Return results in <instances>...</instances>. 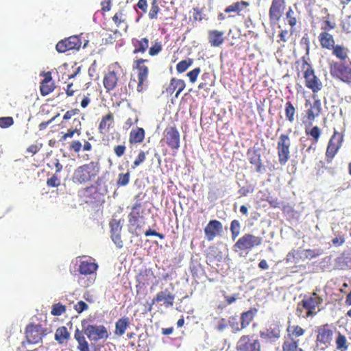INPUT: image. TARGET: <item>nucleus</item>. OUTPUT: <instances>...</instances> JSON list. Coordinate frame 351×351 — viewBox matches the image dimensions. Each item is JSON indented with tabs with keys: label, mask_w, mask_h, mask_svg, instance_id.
<instances>
[{
	"label": "nucleus",
	"mask_w": 351,
	"mask_h": 351,
	"mask_svg": "<svg viewBox=\"0 0 351 351\" xmlns=\"http://www.w3.org/2000/svg\"><path fill=\"white\" fill-rule=\"evenodd\" d=\"M82 327L90 341L97 342L101 339H107L109 337L106 328L103 325L89 324L86 319H84L82 321Z\"/></svg>",
	"instance_id": "1"
},
{
	"label": "nucleus",
	"mask_w": 351,
	"mask_h": 351,
	"mask_svg": "<svg viewBox=\"0 0 351 351\" xmlns=\"http://www.w3.org/2000/svg\"><path fill=\"white\" fill-rule=\"evenodd\" d=\"M99 167L97 162H90L78 167L74 173V179L76 182L82 184L88 182L99 173Z\"/></svg>",
	"instance_id": "2"
},
{
	"label": "nucleus",
	"mask_w": 351,
	"mask_h": 351,
	"mask_svg": "<svg viewBox=\"0 0 351 351\" xmlns=\"http://www.w3.org/2000/svg\"><path fill=\"white\" fill-rule=\"evenodd\" d=\"M262 243V237H256L251 234H245L238 239L234 245L233 248L235 252L237 251V249L250 251L253 247L261 245Z\"/></svg>",
	"instance_id": "3"
},
{
	"label": "nucleus",
	"mask_w": 351,
	"mask_h": 351,
	"mask_svg": "<svg viewBox=\"0 0 351 351\" xmlns=\"http://www.w3.org/2000/svg\"><path fill=\"white\" fill-rule=\"evenodd\" d=\"M290 138L287 134H281L277 143L278 160L280 165H284L290 158L289 147Z\"/></svg>",
	"instance_id": "4"
},
{
	"label": "nucleus",
	"mask_w": 351,
	"mask_h": 351,
	"mask_svg": "<svg viewBox=\"0 0 351 351\" xmlns=\"http://www.w3.org/2000/svg\"><path fill=\"white\" fill-rule=\"evenodd\" d=\"M81 45L80 39L77 36H71L59 41L56 46V50L60 53H64L71 49H79Z\"/></svg>",
	"instance_id": "5"
},
{
	"label": "nucleus",
	"mask_w": 351,
	"mask_h": 351,
	"mask_svg": "<svg viewBox=\"0 0 351 351\" xmlns=\"http://www.w3.org/2000/svg\"><path fill=\"white\" fill-rule=\"evenodd\" d=\"M322 302V299L319 297L315 293H313L311 296L302 300V305L304 309L306 310V317H312L316 312L315 308Z\"/></svg>",
	"instance_id": "6"
},
{
	"label": "nucleus",
	"mask_w": 351,
	"mask_h": 351,
	"mask_svg": "<svg viewBox=\"0 0 351 351\" xmlns=\"http://www.w3.org/2000/svg\"><path fill=\"white\" fill-rule=\"evenodd\" d=\"M342 141V135L335 131L330 138L328 145L326 153L327 157H330L331 158H334L341 145Z\"/></svg>",
	"instance_id": "7"
},
{
	"label": "nucleus",
	"mask_w": 351,
	"mask_h": 351,
	"mask_svg": "<svg viewBox=\"0 0 351 351\" xmlns=\"http://www.w3.org/2000/svg\"><path fill=\"white\" fill-rule=\"evenodd\" d=\"M25 333L27 340L29 343H38L42 340V328L38 325H28Z\"/></svg>",
	"instance_id": "8"
},
{
	"label": "nucleus",
	"mask_w": 351,
	"mask_h": 351,
	"mask_svg": "<svg viewBox=\"0 0 351 351\" xmlns=\"http://www.w3.org/2000/svg\"><path fill=\"white\" fill-rule=\"evenodd\" d=\"M165 140L166 143L172 149H178L180 147V134L174 128H167L165 130Z\"/></svg>",
	"instance_id": "9"
},
{
	"label": "nucleus",
	"mask_w": 351,
	"mask_h": 351,
	"mask_svg": "<svg viewBox=\"0 0 351 351\" xmlns=\"http://www.w3.org/2000/svg\"><path fill=\"white\" fill-rule=\"evenodd\" d=\"M304 78L306 80V86L315 93L322 88V83L315 75L314 71L311 69H307L304 72Z\"/></svg>",
	"instance_id": "10"
},
{
	"label": "nucleus",
	"mask_w": 351,
	"mask_h": 351,
	"mask_svg": "<svg viewBox=\"0 0 351 351\" xmlns=\"http://www.w3.org/2000/svg\"><path fill=\"white\" fill-rule=\"evenodd\" d=\"M238 349L241 351H259L260 343L256 339H250L248 337H242L238 342Z\"/></svg>",
	"instance_id": "11"
},
{
	"label": "nucleus",
	"mask_w": 351,
	"mask_h": 351,
	"mask_svg": "<svg viewBox=\"0 0 351 351\" xmlns=\"http://www.w3.org/2000/svg\"><path fill=\"white\" fill-rule=\"evenodd\" d=\"M222 230L221 223L217 220H211L204 229L206 237L208 241H212L217 233Z\"/></svg>",
	"instance_id": "12"
},
{
	"label": "nucleus",
	"mask_w": 351,
	"mask_h": 351,
	"mask_svg": "<svg viewBox=\"0 0 351 351\" xmlns=\"http://www.w3.org/2000/svg\"><path fill=\"white\" fill-rule=\"evenodd\" d=\"M284 3V0H273L269 10V17L271 21L276 22L280 19Z\"/></svg>",
	"instance_id": "13"
},
{
	"label": "nucleus",
	"mask_w": 351,
	"mask_h": 351,
	"mask_svg": "<svg viewBox=\"0 0 351 351\" xmlns=\"http://www.w3.org/2000/svg\"><path fill=\"white\" fill-rule=\"evenodd\" d=\"M174 295L169 291L165 290L157 293L156 297L153 300L152 304L157 302H164L166 306H171L173 304Z\"/></svg>",
	"instance_id": "14"
},
{
	"label": "nucleus",
	"mask_w": 351,
	"mask_h": 351,
	"mask_svg": "<svg viewBox=\"0 0 351 351\" xmlns=\"http://www.w3.org/2000/svg\"><path fill=\"white\" fill-rule=\"evenodd\" d=\"M332 339V331L328 328H320L317 336V341L319 343L328 346Z\"/></svg>",
	"instance_id": "15"
},
{
	"label": "nucleus",
	"mask_w": 351,
	"mask_h": 351,
	"mask_svg": "<svg viewBox=\"0 0 351 351\" xmlns=\"http://www.w3.org/2000/svg\"><path fill=\"white\" fill-rule=\"evenodd\" d=\"M248 5V2L241 1L240 2L234 3L232 5L228 6L224 11L226 13H230L232 12H237L239 15H241L242 14V12L245 11Z\"/></svg>",
	"instance_id": "16"
},
{
	"label": "nucleus",
	"mask_w": 351,
	"mask_h": 351,
	"mask_svg": "<svg viewBox=\"0 0 351 351\" xmlns=\"http://www.w3.org/2000/svg\"><path fill=\"white\" fill-rule=\"evenodd\" d=\"M185 87V83L182 80H176L172 79L169 87L167 88V91L169 93H173V92L178 89L175 97H178L180 93L184 90Z\"/></svg>",
	"instance_id": "17"
},
{
	"label": "nucleus",
	"mask_w": 351,
	"mask_h": 351,
	"mask_svg": "<svg viewBox=\"0 0 351 351\" xmlns=\"http://www.w3.org/2000/svg\"><path fill=\"white\" fill-rule=\"evenodd\" d=\"M224 32L217 30H212L209 32L208 39L210 44L214 47H219L223 43Z\"/></svg>",
	"instance_id": "18"
},
{
	"label": "nucleus",
	"mask_w": 351,
	"mask_h": 351,
	"mask_svg": "<svg viewBox=\"0 0 351 351\" xmlns=\"http://www.w3.org/2000/svg\"><path fill=\"white\" fill-rule=\"evenodd\" d=\"M118 77L114 71H110L104 79V85L108 91L113 90L117 85Z\"/></svg>",
	"instance_id": "19"
},
{
	"label": "nucleus",
	"mask_w": 351,
	"mask_h": 351,
	"mask_svg": "<svg viewBox=\"0 0 351 351\" xmlns=\"http://www.w3.org/2000/svg\"><path fill=\"white\" fill-rule=\"evenodd\" d=\"M97 269V265L94 263L82 261L80 265L79 271L81 274H93Z\"/></svg>",
	"instance_id": "20"
},
{
	"label": "nucleus",
	"mask_w": 351,
	"mask_h": 351,
	"mask_svg": "<svg viewBox=\"0 0 351 351\" xmlns=\"http://www.w3.org/2000/svg\"><path fill=\"white\" fill-rule=\"evenodd\" d=\"M113 123V115L112 113H108L107 115L103 117L99 125V130L101 133H106L108 131L109 128Z\"/></svg>",
	"instance_id": "21"
},
{
	"label": "nucleus",
	"mask_w": 351,
	"mask_h": 351,
	"mask_svg": "<svg viewBox=\"0 0 351 351\" xmlns=\"http://www.w3.org/2000/svg\"><path fill=\"white\" fill-rule=\"evenodd\" d=\"M319 40L321 45L324 48L330 49L331 47H334L335 40L331 34L327 32L322 33L319 35Z\"/></svg>",
	"instance_id": "22"
},
{
	"label": "nucleus",
	"mask_w": 351,
	"mask_h": 351,
	"mask_svg": "<svg viewBox=\"0 0 351 351\" xmlns=\"http://www.w3.org/2000/svg\"><path fill=\"white\" fill-rule=\"evenodd\" d=\"M256 310H250L243 313L241 317V328H246L253 319Z\"/></svg>",
	"instance_id": "23"
},
{
	"label": "nucleus",
	"mask_w": 351,
	"mask_h": 351,
	"mask_svg": "<svg viewBox=\"0 0 351 351\" xmlns=\"http://www.w3.org/2000/svg\"><path fill=\"white\" fill-rule=\"evenodd\" d=\"M51 80V76L46 77L40 87V93L42 95H47L53 91V87L52 84H49V82Z\"/></svg>",
	"instance_id": "24"
},
{
	"label": "nucleus",
	"mask_w": 351,
	"mask_h": 351,
	"mask_svg": "<svg viewBox=\"0 0 351 351\" xmlns=\"http://www.w3.org/2000/svg\"><path fill=\"white\" fill-rule=\"evenodd\" d=\"M335 343L337 349L340 351H346L348 349L349 343L346 337L341 333H338Z\"/></svg>",
	"instance_id": "25"
},
{
	"label": "nucleus",
	"mask_w": 351,
	"mask_h": 351,
	"mask_svg": "<svg viewBox=\"0 0 351 351\" xmlns=\"http://www.w3.org/2000/svg\"><path fill=\"white\" fill-rule=\"evenodd\" d=\"M145 137V131L143 128H138L136 130H132L130 133V141L134 143H141L143 141Z\"/></svg>",
	"instance_id": "26"
},
{
	"label": "nucleus",
	"mask_w": 351,
	"mask_h": 351,
	"mask_svg": "<svg viewBox=\"0 0 351 351\" xmlns=\"http://www.w3.org/2000/svg\"><path fill=\"white\" fill-rule=\"evenodd\" d=\"M69 335L67 328L64 326H62L56 330L55 339L60 343H62L64 340L69 339Z\"/></svg>",
	"instance_id": "27"
},
{
	"label": "nucleus",
	"mask_w": 351,
	"mask_h": 351,
	"mask_svg": "<svg viewBox=\"0 0 351 351\" xmlns=\"http://www.w3.org/2000/svg\"><path fill=\"white\" fill-rule=\"evenodd\" d=\"M128 326V318L119 319L115 325V333L119 335H123Z\"/></svg>",
	"instance_id": "28"
},
{
	"label": "nucleus",
	"mask_w": 351,
	"mask_h": 351,
	"mask_svg": "<svg viewBox=\"0 0 351 351\" xmlns=\"http://www.w3.org/2000/svg\"><path fill=\"white\" fill-rule=\"evenodd\" d=\"M294 114H295V108L292 105V104L289 101L286 103L285 107V115L287 119L292 122L294 120Z\"/></svg>",
	"instance_id": "29"
},
{
	"label": "nucleus",
	"mask_w": 351,
	"mask_h": 351,
	"mask_svg": "<svg viewBox=\"0 0 351 351\" xmlns=\"http://www.w3.org/2000/svg\"><path fill=\"white\" fill-rule=\"evenodd\" d=\"M193 63V60L191 59L184 60L180 61L176 66V69L178 72L183 73Z\"/></svg>",
	"instance_id": "30"
},
{
	"label": "nucleus",
	"mask_w": 351,
	"mask_h": 351,
	"mask_svg": "<svg viewBox=\"0 0 351 351\" xmlns=\"http://www.w3.org/2000/svg\"><path fill=\"white\" fill-rule=\"evenodd\" d=\"M280 330L278 326H275L274 328L270 327L265 334L270 339H278L280 337Z\"/></svg>",
	"instance_id": "31"
},
{
	"label": "nucleus",
	"mask_w": 351,
	"mask_h": 351,
	"mask_svg": "<svg viewBox=\"0 0 351 351\" xmlns=\"http://www.w3.org/2000/svg\"><path fill=\"white\" fill-rule=\"evenodd\" d=\"M75 339L78 343L77 348L80 351H90L89 345L87 341L86 340L84 336L80 337Z\"/></svg>",
	"instance_id": "32"
},
{
	"label": "nucleus",
	"mask_w": 351,
	"mask_h": 351,
	"mask_svg": "<svg viewBox=\"0 0 351 351\" xmlns=\"http://www.w3.org/2000/svg\"><path fill=\"white\" fill-rule=\"evenodd\" d=\"M333 53L340 60H343L347 58V53L344 48L337 45L333 47Z\"/></svg>",
	"instance_id": "33"
},
{
	"label": "nucleus",
	"mask_w": 351,
	"mask_h": 351,
	"mask_svg": "<svg viewBox=\"0 0 351 351\" xmlns=\"http://www.w3.org/2000/svg\"><path fill=\"white\" fill-rule=\"evenodd\" d=\"M138 48H136L134 52V53L145 52L146 51V49L148 48V43H149L148 39H147L146 38H144L141 39V40L138 41Z\"/></svg>",
	"instance_id": "34"
},
{
	"label": "nucleus",
	"mask_w": 351,
	"mask_h": 351,
	"mask_svg": "<svg viewBox=\"0 0 351 351\" xmlns=\"http://www.w3.org/2000/svg\"><path fill=\"white\" fill-rule=\"evenodd\" d=\"M65 310V306L61 304L60 303H58L53 305L51 313L53 315L59 316L64 313Z\"/></svg>",
	"instance_id": "35"
},
{
	"label": "nucleus",
	"mask_w": 351,
	"mask_h": 351,
	"mask_svg": "<svg viewBox=\"0 0 351 351\" xmlns=\"http://www.w3.org/2000/svg\"><path fill=\"white\" fill-rule=\"evenodd\" d=\"M159 12V7L156 0H154L152 3L151 9L149 12V16L151 19H156L157 14Z\"/></svg>",
	"instance_id": "36"
},
{
	"label": "nucleus",
	"mask_w": 351,
	"mask_h": 351,
	"mask_svg": "<svg viewBox=\"0 0 351 351\" xmlns=\"http://www.w3.org/2000/svg\"><path fill=\"white\" fill-rule=\"evenodd\" d=\"M250 162L256 165V171L260 172L261 171L262 162L260 154H254V155L250 158Z\"/></svg>",
	"instance_id": "37"
},
{
	"label": "nucleus",
	"mask_w": 351,
	"mask_h": 351,
	"mask_svg": "<svg viewBox=\"0 0 351 351\" xmlns=\"http://www.w3.org/2000/svg\"><path fill=\"white\" fill-rule=\"evenodd\" d=\"M286 15L289 25L293 27L297 23L295 12L291 8H289Z\"/></svg>",
	"instance_id": "38"
},
{
	"label": "nucleus",
	"mask_w": 351,
	"mask_h": 351,
	"mask_svg": "<svg viewBox=\"0 0 351 351\" xmlns=\"http://www.w3.org/2000/svg\"><path fill=\"white\" fill-rule=\"evenodd\" d=\"M130 180V173H126L125 174L120 173L119 175V179L117 184L120 186H125L128 184Z\"/></svg>",
	"instance_id": "39"
},
{
	"label": "nucleus",
	"mask_w": 351,
	"mask_h": 351,
	"mask_svg": "<svg viewBox=\"0 0 351 351\" xmlns=\"http://www.w3.org/2000/svg\"><path fill=\"white\" fill-rule=\"evenodd\" d=\"M13 119L11 117L0 118V127L3 128H8L13 124Z\"/></svg>",
	"instance_id": "40"
},
{
	"label": "nucleus",
	"mask_w": 351,
	"mask_h": 351,
	"mask_svg": "<svg viewBox=\"0 0 351 351\" xmlns=\"http://www.w3.org/2000/svg\"><path fill=\"white\" fill-rule=\"evenodd\" d=\"M139 73L138 75V79L141 80H146L148 75V68L145 66H139Z\"/></svg>",
	"instance_id": "41"
},
{
	"label": "nucleus",
	"mask_w": 351,
	"mask_h": 351,
	"mask_svg": "<svg viewBox=\"0 0 351 351\" xmlns=\"http://www.w3.org/2000/svg\"><path fill=\"white\" fill-rule=\"evenodd\" d=\"M200 72L199 68H195L187 73V76L189 77L191 82L194 83Z\"/></svg>",
	"instance_id": "42"
},
{
	"label": "nucleus",
	"mask_w": 351,
	"mask_h": 351,
	"mask_svg": "<svg viewBox=\"0 0 351 351\" xmlns=\"http://www.w3.org/2000/svg\"><path fill=\"white\" fill-rule=\"evenodd\" d=\"M283 350L287 351H298V343L296 341L285 343Z\"/></svg>",
	"instance_id": "43"
},
{
	"label": "nucleus",
	"mask_w": 351,
	"mask_h": 351,
	"mask_svg": "<svg viewBox=\"0 0 351 351\" xmlns=\"http://www.w3.org/2000/svg\"><path fill=\"white\" fill-rule=\"evenodd\" d=\"M111 238L113 242L119 247H122L123 241L121 239L120 233H112L111 234Z\"/></svg>",
	"instance_id": "44"
},
{
	"label": "nucleus",
	"mask_w": 351,
	"mask_h": 351,
	"mask_svg": "<svg viewBox=\"0 0 351 351\" xmlns=\"http://www.w3.org/2000/svg\"><path fill=\"white\" fill-rule=\"evenodd\" d=\"M88 304L84 302V301H80L77 302V304L75 306V309L76 311L79 313L83 312L84 311L86 310L88 308Z\"/></svg>",
	"instance_id": "45"
},
{
	"label": "nucleus",
	"mask_w": 351,
	"mask_h": 351,
	"mask_svg": "<svg viewBox=\"0 0 351 351\" xmlns=\"http://www.w3.org/2000/svg\"><path fill=\"white\" fill-rule=\"evenodd\" d=\"M161 45L159 43H156L154 46L150 47L149 53L151 56H156L161 51Z\"/></svg>",
	"instance_id": "46"
},
{
	"label": "nucleus",
	"mask_w": 351,
	"mask_h": 351,
	"mask_svg": "<svg viewBox=\"0 0 351 351\" xmlns=\"http://www.w3.org/2000/svg\"><path fill=\"white\" fill-rule=\"evenodd\" d=\"M145 160V153L143 152H141L138 154L136 159L134 162V167H133V168H135L136 167L138 166Z\"/></svg>",
	"instance_id": "47"
},
{
	"label": "nucleus",
	"mask_w": 351,
	"mask_h": 351,
	"mask_svg": "<svg viewBox=\"0 0 351 351\" xmlns=\"http://www.w3.org/2000/svg\"><path fill=\"white\" fill-rule=\"evenodd\" d=\"M311 109L316 112V115H319L322 110L321 102L319 99L315 100L311 105Z\"/></svg>",
	"instance_id": "48"
},
{
	"label": "nucleus",
	"mask_w": 351,
	"mask_h": 351,
	"mask_svg": "<svg viewBox=\"0 0 351 351\" xmlns=\"http://www.w3.org/2000/svg\"><path fill=\"white\" fill-rule=\"evenodd\" d=\"M110 228H111V234L121 232V226H120L119 223L117 221L111 222Z\"/></svg>",
	"instance_id": "49"
},
{
	"label": "nucleus",
	"mask_w": 351,
	"mask_h": 351,
	"mask_svg": "<svg viewBox=\"0 0 351 351\" xmlns=\"http://www.w3.org/2000/svg\"><path fill=\"white\" fill-rule=\"evenodd\" d=\"M309 134L313 136L315 141H317L320 136V130L317 126H314L310 131Z\"/></svg>",
	"instance_id": "50"
},
{
	"label": "nucleus",
	"mask_w": 351,
	"mask_h": 351,
	"mask_svg": "<svg viewBox=\"0 0 351 351\" xmlns=\"http://www.w3.org/2000/svg\"><path fill=\"white\" fill-rule=\"evenodd\" d=\"M47 183L48 186H49L56 187L60 184V180L54 175L51 178L47 180Z\"/></svg>",
	"instance_id": "51"
},
{
	"label": "nucleus",
	"mask_w": 351,
	"mask_h": 351,
	"mask_svg": "<svg viewBox=\"0 0 351 351\" xmlns=\"http://www.w3.org/2000/svg\"><path fill=\"white\" fill-rule=\"evenodd\" d=\"M95 280V278L93 277H90L88 279H85V278H82L80 279V283L84 286V287H89L91 285Z\"/></svg>",
	"instance_id": "52"
},
{
	"label": "nucleus",
	"mask_w": 351,
	"mask_h": 351,
	"mask_svg": "<svg viewBox=\"0 0 351 351\" xmlns=\"http://www.w3.org/2000/svg\"><path fill=\"white\" fill-rule=\"evenodd\" d=\"M114 152L118 157H121L124 154L125 147L120 145L114 147Z\"/></svg>",
	"instance_id": "53"
},
{
	"label": "nucleus",
	"mask_w": 351,
	"mask_h": 351,
	"mask_svg": "<svg viewBox=\"0 0 351 351\" xmlns=\"http://www.w3.org/2000/svg\"><path fill=\"white\" fill-rule=\"evenodd\" d=\"M345 241V239L343 236H338L335 238L332 239V243L336 246H340Z\"/></svg>",
	"instance_id": "54"
},
{
	"label": "nucleus",
	"mask_w": 351,
	"mask_h": 351,
	"mask_svg": "<svg viewBox=\"0 0 351 351\" xmlns=\"http://www.w3.org/2000/svg\"><path fill=\"white\" fill-rule=\"evenodd\" d=\"M304 330L300 327L299 326H295L293 327V330L292 331L293 335L295 337L302 336L304 334Z\"/></svg>",
	"instance_id": "55"
},
{
	"label": "nucleus",
	"mask_w": 351,
	"mask_h": 351,
	"mask_svg": "<svg viewBox=\"0 0 351 351\" xmlns=\"http://www.w3.org/2000/svg\"><path fill=\"white\" fill-rule=\"evenodd\" d=\"M145 236H156V237H160V239H163L164 238V236L163 234H160L158 232H157L156 231L154 230H152V229H149L147 230L145 233Z\"/></svg>",
	"instance_id": "56"
},
{
	"label": "nucleus",
	"mask_w": 351,
	"mask_h": 351,
	"mask_svg": "<svg viewBox=\"0 0 351 351\" xmlns=\"http://www.w3.org/2000/svg\"><path fill=\"white\" fill-rule=\"evenodd\" d=\"M231 232L239 231L240 232V223L237 220H233L230 225Z\"/></svg>",
	"instance_id": "57"
},
{
	"label": "nucleus",
	"mask_w": 351,
	"mask_h": 351,
	"mask_svg": "<svg viewBox=\"0 0 351 351\" xmlns=\"http://www.w3.org/2000/svg\"><path fill=\"white\" fill-rule=\"evenodd\" d=\"M137 6L143 11V12H147V0H139Z\"/></svg>",
	"instance_id": "58"
},
{
	"label": "nucleus",
	"mask_w": 351,
	"mask_h": 351,
	"mask_svg": "<svg viewBox=\"0 0 351 351\" xmlns=\"http://www.w3.org/2000/svg\"><path fill=\"white\" fill-rule=\"evenodd\" d=\"M82 147V143L80 141H73L71 145V148L75 152H79Z\"/></svg>",
	"instance_id": "59"
},
{
	"label": "nucleus",
	"mask_w": 351,
	"mask_h": 351,
	"mask_svg": "<svg viewBox=\"0 0 351 351\" xmlns=\"http://www.w3.org/2000/svg\"><path fill=\"white\" fill-rule=\"evenodd\" d=\"M78 110L77 109H74V110H69L67 111L64 117H63V119L64 120H68V119H70L73 116H74L77 112Z\"/></svg>",
	"instance_id": "60"
},
{
	"label": "nucleus",
	"mask_w": 351,
	"mask_h": 351,
	"mask_svg": "<svg viewBox=\"0 0 351 351\" xmlns=\"http://www.w3.org/2000/svg\"><path fill=\"white\" fill-rule=\"evenodd\" d=\"M239 297V293L234 294L232 296H226V300L228 304L234 302Z\"/></svg>",
	"instance_id": "61"
},
{
	"label": "nucleus",
	"mask_w": 351,
	"mask_h": 351,
	"mask_svg": "<svg viewBox=\"0 0 351 351\" xmlns=\"http://www.w3.org/2000/svg\"><path fill=\"white\" fill-rule=\"evenodd\" d=\"M75 133H77L78 135L81 134L80 128H75L74 130H69L67 133H66V136L69 138H71L73 136Z\"/></svg>",
	"instance_id": "62"
},
{
	"label": "nucleus",
	"mask_w": 351,
	"mask_h": 351,
	"mask_svg": "<svg viewBox=\"0 0 351 351\" xmlns=\"http://www.w3.org/2000/svg\"><path fill=\"white\" fill-rule=\"evenodd\" d=\"M307 117L310 121H313L317 115H316V112H314L312 109H309L306 112Z\"/></svg>",
	"instance_id": "63"
},
{
	"label": "nucleus",
	"mask_w": 351,
	"mask_h": 351,
	"mask_svg": "<svg viewBox=\"0 0 351 351\" xmlns=\"http://www.w3.org/2000/svg\"><path fill=\"white\" fill-rule=\"evenodd\" d=\"M304 308L302 307V301L298 303V306H297V308H296V315L299 317H304V315H302V313H303V309Z\"/></svg>",
	"instance_id": "64"
}]
</instances>
